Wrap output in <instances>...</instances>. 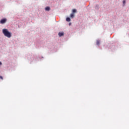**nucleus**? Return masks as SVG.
I'll list each match as a JSON object with an SVG mask.
<instances>
[{"instance_id":"obj_4","label":"nucleus","mask_w":129,"mask_h":129,"mask_svg":"<svg viewBox=\"0 0 129 129\" xmlns=\"http://www.w3.org/2000/svg\"><path fill=\"white\" fill-rule=\"evenodd\" d=\"M70 17H71L72 19H73V18H74V14L72 13V14L70 15Z\"/></svg>"},{"instance_id":"obj_5","label":"nucleus","mask_w":129,"mask_h":129,"mask_svg":"<svg viewBox=\"0 0 129 129\" xmlns=\"http://www.w3.org/2000/svg\"><path fill=\"white\" fill-rule=\"evenodd\" d=\"M66 21H67V22H70V21H71V19H70V18L68 17L66 19Z\"/></svg>"},{"instance_id":"obj_6","label":"nucleus","mask_w":129,"mask_h":129,"mask_svg":"<svg viewBox=\"0 0 129 129\" xmlns=\"http://www.w3.org/2000/svg\"><path fill=\"white\" fill-rule=\"evenodd\" d=\"M45 11H50V7H46L45 8Z\"/></svg>"},{"instance_id":"obj_3","label":"nucleus","mask_w":129,"mask_h":129,"mask_svg":"<svg viewBox=\"0 0 129 129\" xmlns=\"http://www.w3.org/2000/svg\"><path fill=\"white\" fill-rule=\"evenodd\" d=\"M58 36L59 37H62V36H64V33L63 32H59Z\"/></svg>"},{"instance_id":"obj_11","label":"nucleus","mask_w":129,"mask_h":129,"mask_svg":"<svg viewBox=\"0 0 129 129\" xmlns=\"http://www.w3.org/2000/svg\"><path fill=\"white\" fill-rule=\"evenodd\" d=\"M2 62L0 61V65H2Z\"/></svg>"},{"instance_id":"obj_1","label":"nucleus","mask_w":129,"mask_h":129,"mask_svg":"<svg viewBox=\"0 0 129 129\" xmlns=\"http://www.w3.org/2000/svg\"><path fill=\"white\" fill-rule=\"evenodd\" d=\"M3 33L4 34L5 37H7V38H11L12 37V33L9 31V30L7 29H3Z\"/></svg>"},{"instance_id":"obj_7","label":"nucleus","mask_w":129,"mask_h":129,"mask_svg":"<svg viewBox=\"0 0 129 129\" xmlns=\"http://www.w3.org/2000/svg\"><path fill=\"white\" fill-rule=\"evenodd\" d=\"M76 12H77L76 9H73L72 14H74L75 13H76Z\"/></svg>"},{"instance_id":"obj_8","label":"nucleus","mask_w":129,"mask_h":129,"mask_svg":"<svg viewBox=\"0 0 129 129\" xmlns=\"http://www.w3.org/2000/svg\"><path fill=\"white\" fill-rule=\"evenodd\" d=\"M100 43V42H99V41L97 40L96 42V45H99Z\"/></svg>"},{"instance_id":"obj_10","label":"nucleus","mask_w":129,"mask_h":129,"mask_svg":"<svg viewBox=\"0 0 129 129\" xmlns=\"http://www.w3.org/2000/svg\"><path fill=\"white\" fill-rule=\"evenodd\" d=\"M0 79H2L3 80V79H4V78H3L2 76H0Z\"/></svg>"},{"instance_id":"obj_2","label":"nucleus","mask_w":129,"mask_h":129,"mask_svg":"<svg viewBox=\"0 0 129 129\" xmlns=\"http://www.w3.org/2000/svg\"><path fill=\"white\" fill-rule=\"evenodd\" d=\"M7 23V19L4 18L0 21V24H6Z\"/></svg>"},{"instance_id":"obj_9","label":"nucleus","mask_w":129,"mask_h":129,"mask_svg":"<svg viewBox=\"0 0 129 129\" xmlns=\"http://www.w3.org/2000/svg\"><path fill=\"white\" fill-rule=\"evenodd\" d=\"M123 5H125V0H124V1H123Z\"/></svg>"}]
</instances>
